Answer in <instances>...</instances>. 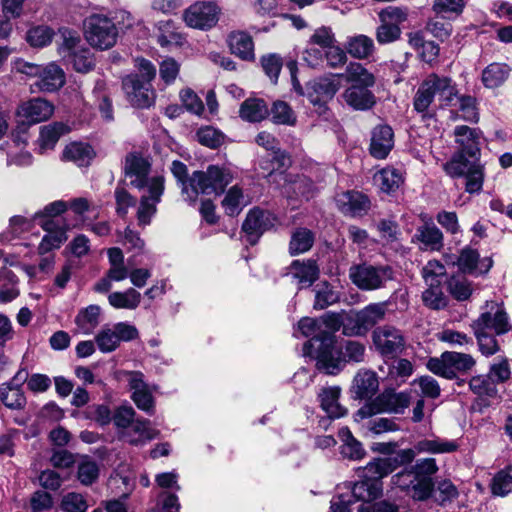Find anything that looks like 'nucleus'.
Masks as SVG:
<instances>
[{
	"label": "nucleus",
	"instance_id": "54",
	"mask_svg": "<svg viewBox=\"0 0 512 512\" xmlns=\"http://www.w3.org/2000/svg\"><path fill=\"white\" fill-rule=\"evenodd\" d=\"M455 99L458 102V110L461 113L460 118L464 121L477 123L479 121V113L476 107V99L470 95H459Z\"/></svg>",
	"mask_w": 512,
	"mask_h": 512
},
{
	"label": "nucleus",
	"instance_id": "18",
	"mask_svg": "<svg viewBox=\"0 0 512 512\" xmlns=\"http://www.w3.org/2000/svg\"><path fill=\"white\" fill-rule=\"evenodd\" d=\"M274 225V218L268 212L260 209H252L248 212L242 231L245 233L246 241L250 245H255L262 234Z\"/></svg>",
	"mask_w": 512,
	"mask_h": 512
},
{
	"label": "nucleus",
	"instance_id": "10",
	"mask_svg": "<svg viewBox=\"0 0 512 512\" xmlns=\"http://www.w3.org/2000/svg\"><path fill=\"white\" fill-rule=\"evenodd\" d=\"M63 42L59 47V53L80 73H87L95 66V60L91 50L81 43L76 32L64 30Z\"/></svg>",
	"mask_w": 512,
	"mask_h": 512
},
{
	"label": "nucleus",
	"instance_id": "57",
	"mask_svg": "<svg viewBox=\"0 0 512 512\" xmlns=\"http://www.w3.org/2000/svg\"><path fill=\"white\" fill-rule=\"evenodd\" d=\"M60 508L64 512H86L89 504L84 495L77 492H68L63 495Z\"/></svg>",
	"mask_w": 512,
	"mask_h": 512
},
{
	"label": "nucleus",
	"instance_id": "62",
	"mask_svg": "<svg viewBox=\"0 0 512 512\" xmlns=\"http://www.w3.org/2000/svg\"><path fill=\"white\" fill-rule=\"evenodd\" d=\"M339 300L338 293L327 283L318 285L315 294L314 308L325 309Z\"/></svg>",
	"mask_w": 512,
	"mask_h": 512
},
{
	"label": "nucleus",
	"instance_id": "43",
	"mask_svg": "<svg viewBox=\"0 0 512 512\" xmlns=\"http://www.w3.org/2000/svg\"><path fill=\"white\" fill-rule=\"evenodd\" d=\"M386 312V302L372 303L358 311L360 322L365 328L366 333L385 318Z\"/></svg>",
	"mask_w": 512,
	"mask_h": 512
},
{
	"label": "nucleus",
	"instance_id": "37",
	"mask_svg": "<svg viewBox=\"0 0 512 512\" xmlns=\"http://www.w3.org/2000/svg\"><path fill=\"white\" fill-rule=\"evenodd\" d=\"M338 435L343 442L340 448V453L344 458L350 460H360L365 456V449L363 448L362 444L352 435L349 428H341Z\"/></svg>",
	"mask_w": 512,
	"mask_h": 512
},
{
	"label": "nucleus",
	"instance_id": "25",
	"mask_svg": "<svg viewBox=\"0 0 512 512\" xmlns=\"http://www.w3.org/2000/svg\"><path fill=\"white\" fill-rule=\"evenodd\" d=\"M158 431L150 426L146 419H136L130 427L122 432V437L134 446L144 445L146 442L156 438Z\"/></svg>",
	"mask_w": 512,
	"mask_h": 512
},
{
	"label": "nucleus",
	"instance_id": "27",
	"mask_svg": "<svg viewBox=\"0 0 512 512\" xmlns=\"http://www.w3.org/2000/svg\"><path fill=\"white\" fill-rule=\"evenodd\" d=\"M290 275L297 280L299 288L311 286L319 276V267L314 260H294L290 265Z\"/></svg>",
	"mask_w": 512,
	"mask_h": 512
},
{
	"label": "nucleus",
	"instance_id": "16",
	"mask_svg": "<svg viewBox=\"0 0 512 512\" xmlns=\"http://www.w3.org/2000/svg\"><path fill=\"white\" fill-rule=\"evenodd\" d=\"M470 326L473 331L487 332L490 329L497 335L505 334L511 330L507 313L503 307L495 303H491L490 309L482 312Z\"/></svg>",
	"mask_w": 512,
	"mask_h": 512
},
{
	"label": "nucleus",
	"instance_id": "23",
	"mask_svg": "<svg viewBox=\"0 0 512 512\" xmlns=\"http://www.w3.org/2000/svg\"><path fill=\"white\" fill-rule=\"evenodd\" d=\"M65 84L63 69L54 62L42 66L34 86L42 92H54Z\"/></svg>",
	"mask_w": 512,
	"mask_h": 512
},
{
	"label": "nucleus",
	"instance_id": "35",
	"mask_svg": "<svg viewBox=\"0 0 512 512\" xmlns=\"http://www.w3.org/2000/svg\"><path fill=\"white\" fill-rule=\"evenodd\" d=\"M41 227L48 233L42 238L39 244V252L41 254L48 253L52 249L59 248L66 241V232L63 229L53 230L54 222L51 219L38 222Z\"/></svg>",
	"mask_w": 512,
	"mask_h": 512
},
{
	"label": "nucleus",
	"instance_id": "13",
	"mask_svg": "<svg viewBox=\"0 0 512 512\" xmlns=\"http://www.w3.org/2000/svg\"><path fill=\"white\" fill-rule=\"evenodd\" d=\"M376 350L385 358H395L405 348V338L401 330L391 325L377 327L372 333Z\"/></svg>",
	"mask_w": 512,
	"mask_h": 512
},
{
	"label": "nucleus",
	"instance_id": "61",
	"mask_svg": "<svg viewBox=\"0 0 512 512\" xmlns=\"http://www.w3.org/2000/svg\"><path fill=\"white\" fill-rule=\"evenodd\" d=\"M272 120L276 124L294 125L296 117L291 107L284 101H276L271 108Z\"/></svg>",
	"mask_w": 512,
	"mask_h": 512
},
{
	"label": "nucleus",
	"instance_id": "29",
	"mask_svg": "<svg viewBox=\"0 0 512 512\" xmlns=\"http://www.w3.org/2000/svg\"><path fill=\"white\" fill-rule=\"evenodd\" d=\"M228 45L232 54L242 60L252 61L255 58L252 37L243 31H234L228 36Z\"/></svg>",
	"mask_w": 512,
	"mask_h": 512
},
{
	"label": "nucleus",
	"instance_id": "49",
	"mask_svg": "<svg viewBox=\"0 0 512 512\" xmlns=\"http://www.w3.org/2000/svg\"><path fill=\"white\" fill-rule=\"evenodd\" d=\"M362 427L366 429L367 434L381 435L388 432H395L399 430V426L392 418L379 417V418H365L362 420Z\"/></svg>",
	"mask_w": 512,
	"mask_h": 512
},
{
	"label": "nucleus",
	"instance_id": "15",
	"mask_svg": "<svg viewBox=\"0 0 512 512\" xmlns=\"http://www.w3.org/2000/svg\"><path fill=\"white\" fill-rule=\"evenodd\" d=\"M418 481L415 486L414 500L426 501L434 491V481L432 476L437 473L438 466L434 458H422L411 466Z\"/></svg>",
	"mask_w": 512,
	"mask_h": 512
},
{
	"label": "nucleus",
	"instance_id": "42",
	"mask_svg": "<svg viewBox=\"0 0 512 512\" xmlns=\"http://www.w3.org/2000/svg\"><path fill=\"white\" fill-rule=\"evenodd\" d=\"M109 304L115 309H136L141 302V294L134 288L123 292H113L108 296Z\"/></svg>",
	"mask_w": 512,
	"mask_h": 512
},
{
	"label": "nucleus",
	"instance_id": "9",
	"mask_svg": "<svg viewBox=\"0 0 512 512\" xmlns=\"http://www.w3.org/2000/svg\"><path fill=\"white\" fill-rule=\"evenodd\" d=\"M286 67L290 72L291 82L295 92L301 96L307 95L313 105L322 106L327 100L332 99L339 90V84L334 79L324 77L310 83L305 93L297 78V62L295 60H289L286 63Z\"/></svg>",
	"mask_w": 512,
	"mask_h": 512
},
{
	"label": "nucleus",
	"instance_id": "46",
	"mask_svg": "<svg viewBox=\"0 0 512 512\" xmlns=\"http://www.w3.org/2000/svg\"><path fill=\"white\" fill-rule=\"evenodd\" d=\"M158 30L157 42L161 47L182 46L185 42V37L176 30L173 21L160 22Z\"/></svg>",
	"mask_w": 512,
	"mask_h": 512
},
{
	"label": "nucleus",
	"instance_id": "11",
	"mask_svg": "<svg viewBox=\"0 0 512 512\" xmlns=\"http://www.w3.org/2000/svg\"><path fill=\"white\" fill-rule=\"evenodd\" d=\"M393 269L389 265L360 264L350 268L352 282L361 290L371 291L385 287L393 279Z\"/></svg>",
	"mask_w": 512,
	"mask_h": 512
},
{
	"label": "nucleus",
	"instance_id": "58",
	"mask_svg": "<svg viewBox=\"0 0 512 512\" xmlns=\"http://www.w3.org/2000/svg\"><path fill=\"white\" fill-rule=\"evenodd\" d=\"M491 492L495 496L504 497L512 492V475L507 470L497 472L490 483Z\"/></svg>",
	"mask_w": 512,
	"mask_h": 512
},
{
	"label": "nucleus",
	"instance_id": "51",
	"mask_svg": "<svg viewBox=\"0 0 512 512\" xmlns=\"http://www.w3.org/2000/svg\"><path fill=\"white\" fill-rule=\"evenodd\" d=\"M447 288L458 301L467 300L473 291L471 282L463 274L451 276L447 281Z\"/></svg>",
	"mask_w": 512,
	"mask_h": 512
},
{
	"label": "nucleus",
	"instance_id": "7",
	"mask_svg": "<svg viewBox=\"0 0 512 512\" xmlns=\"http://www.w3.org/2000/svg\"><path fill=\"white\" fill-rule=\"evenodd\" d=\"M476 366V359L467 353L445 351L439 357L428 359L427 369L447 380L457 378V375H468Z\"/></svg>",
	"mask_w": 512,
	"mask_h": 512
},
{
	"label": "nucleus",
	"instance_id": "19",
	"mask_svg": "<svg viewBox=\"0 0 512 512\" xmlns=\"http://www.w3.org/2000/svg\"><path fill=\"white\" fill-rule=\"evenodd\" d=\"M28 372L19 370L12 382L0 385V401L8 408L20 409L26 403V398L20 389V385L26 381Z\"/></svg>",
	"mask_w": 512,
	"mask_h": 512
},
{
	"label": "nucleus",
	"instance_id": "24",
	"mask_svg": "<svg viewBox=\"0 0 512 512\" xmlns=\"http://www.w3.org/2000/svg\"><path fill=\"white\" fill-rule=\"evenodd\" d=\"M343 98L346 104L354 110H369L376 103L375 95L369 88L359 85H351L346 88L343 93Z\"/></svg>",
	"mask_w": 512,
	"mask_h": 512
},
{
	"label": "nucleus",
	"instance_id": "14",
	"mask_svg": "<svg viewBox=\"0 0 512 512\" xmlns=\"http://www.w3.org/2000/svg\"><path fill=\"white\" fill-rule=\"evenodd\" d=\"M127 100L136 108H149L154 104L155 93L151 83L143 81L137 74H130L122 81Z\"/></svg>",
	"mask_w": 512,
	"mask_h": 512
},
{
	"label": "nucleus",
	"instance_id": "47",
	"mask_svg": "<svg viewBox=\"0 0 512 512\" xmlns=\"http://www.w3.org/2000/svg\"><path fill=\"white\" fill-rule=\"evenodd\" d=\"M346 79L362 87H372L375 84V76L369 72L362 64L351 62L346 67Z\"/></svg>",
	"mask_w": 512,
	"mask_h": 512
},
{
	"label": "nucleus",
	"instance_id": "22",
	"mask_svg": "<svg viewBox=\"0 0 512 512\" xmlns=\"http://www.w3.org/2000/svg\"><path fill=\"white\" fill-rule=\"evenodd\" d=\"M379 389L377 374L372 370L361 369L354 376L351 392L354 399L372 400Z\"/></svg>",
	"mask_w": 512,
	"mask_h": 512
},
{
	"label": "nucleus",
	"instance_id": "1",
	"mask_svg": "<svg viewBox=\"0 0 512 512\" xmlns=\"http://www.w3.org/2000/svg\"><path fill=\"white\" fill-rule=\"evenodd\" d=\"M453 135L458 149L443 169L452 178H465L466 192L479 193L485 178V166L480 162L483 132L479 128L458 125Z\"/></svg>",
	"mask_w": 512,
	"mask_h": 512
},
{
	"label": "nucleus",
	"instance_id": "48",
	"mask_svg": "<svg viewBox=\"0 0 512 512\" xmlns=\"http://www.w3.org/2000/svg\"><path fill=\"white\" fill-rule=\"evenodd\" d=\"M246 205L247 201L243 194V190L238 185L232 186L222 200V206L225 213L229 216L238 215Z\"/></svg>",
	"mask_w": 512,
	"mask_h": 512
},
{
	"label": "nucleus",
	"instance_id": "12",
	"mask_svg": "<svg viewBox=\"0 0 512 512\" xmlns=\"http://www.w3.org/2000/svg\"><path fill=\"white\" fill-rule=\"evenodd\" d=\"M220 12L215 2L198 1L185 9L183 19L187 26L205 31L217 24Z\"/></svg>",
	"mask_w": 512,
	"mask_h": 512
},
{
	"label": "nucleus",
	"instance_id": "38",
	"mask_svg": "<svg viewBox=\"0 0 512 512\" xmlns=\"http://www.w3.org/2000/svg\"><path fill=\"white\" fill-rule=\"evenodd\" d=\"M382 491V483L372 482L367 478H362V480L353 484L351 495L354 501L371 502L380 497Z\"/></svg>",
	"mask_w": 512,
	"mask_h": 512
},
{
	"label": "nucleus",
	"instance_id": "52",
	"mask_svg": "<svg viewBox=\"0 0 512 512\" xmlns=\"http://www.w3.org/2000/svg\"><path fill=\"white\" fill-rule=\"evenodd\" d=\"M458 497L457 487L449 480L443 479L434 485V491L429 499H432L440 506H445Z\"/></svg>",
	"mask_w": 512,
	"mask_h": 512
},
{
	"label": "nucleus",
	"instance_id": "33",
	"mask_svg": "<svg viewBox=\"0 0 512 512\" xmlns=\"http://www.w3.org/2000/svg\"><path fill=\"white\" fill-rule=\"evenodd\" d=\"M69 128L62 122H53L40 128L38 138L40 153L52 150L61 136L68 133Z\"/></svg>",
	"mask_w": 512,
	"mask_h": 512
},
{
	"label": "nucleus",
	"instance_id": "26",
	"mask_svg": "<svg viewBox=\"0 0 512 512\" xmlns=\"http://www.w3.org/2000/svg\"><path fill=\"white\" fill-rule=\"evenodd\" d=\"M413 239L420 242L426 249L439 251L443 247L444 237L441 230L429 219L417 227Z\"/></svg>",
	"mask_w": 512,
	"mask_h": 512
},
{
	"label": "nucleus",
	"instance_id": "44",
	"mask_svg": "<svg viewBox=\"0 0 512 512\" xmlns=\"http://www.w3.org/2000/svg\"><path fill=\"white\" fill-rule=\"evenodd\" d=\"M391 463L386 457H378L370 461L361 469V477L367 478L372 482L382 483V479L392 473Z\"/></svg>",
	"mask_w": 512,
	"mask_h": 512
},
{
	"label": "nucleus",
	"instance_id": "39",
	"mask_svg": "<svg viewBox=\"0 0 512 512\" xmlns=\"http://www.w3.org/2000/svg\"><path fill=\"white\" fill-rule=\"evenodd\" d=\"M345 48L347 53L356 59H367L375 50L373 39L363 34L349 37Z\"/></svg>",
	"mask_w": 512,
	"mask_h": 512
},
{
	"label": "nucleus",
	"instance_id": "2",
	"mask_svg": "<svg viewBox=\"0 0 512 512\" xmlns=\"http://www.w3.org/2000/svg\"><path fill=\"white\" fill-rule=\"evenodd\" d=\"M125 171L127 175L136 177L134 180H131V184L143 190L137 218L140 225L146 226L157 212L156 206L161 201L164 192V178L162 176L147 178L148 165L146 161L135 155H130L126 158Z\"/></svg>",
	"mask_w": 512,
	"mask_h": 512
},
{
	"label": "nucleus",
	"instance_id": "36",
	"mask_svg": "<svg viewBox=\"0 0 512 512\" xmlns=\"http://www.w3.org/2000/svg\"><path fill=\"white\" fill-rule=\"evenodd\" d=\"M459 448L456 440H448L440 437L422 439L415 444L418 453L443 454L451 453Z\"/></svg>",
	"mask_w": 512,
	"mask_h": 512
},
{
	"label": "nucleus",
	"instance_id": "41",
	"mask_svg": "<svg viewBox=\"0 0 512 512\" xmlns=\"http://www.w3.org/2000/svg\"><path fill=\"white\" fill-rule=\"evenodd\" d=\"M383 192L391 193L397 190L404 182L401 170L394 167H386L380 170L374 177Z\"/></svg>",
	"mask_w": 512,
	"mask_h": 512
},
{
	"label": "nucleus",
	"instance_id": "32",
	"mask_svg": "<svg viewBox=\"0 0 512 512\" xmlns=\"http://www.w3.org/2000/svg\"><path fill=\"white\" fill-rule=\"evenodd\" d=\"M101 308L92 304L79 310L75 317V325L77 332L90 335L98 327L100 323Z\"/></svg>",
	"mask_w": 512,
	"mask_h": 512
},
{
	"label": "nucleus",
	"instance_id": "20",
	"mask_svg": "<svg viewBox=\"0 0 512 512\" xmlns=\"http://www.w3.org/2000/svg\"><path fill=\"white\" fill-rule=\"evenodd\" d=\"M394 147V131L387 124H380L371 132L369 151L376 159H385Z\"/></svg>",
	"mask_w": 512,
	"mask_h": 512
},
{
	"label": "nucleus",
	"instance_id": "5",
	"mask_svg": "<svg viewBox=\"0 0 512 512\" xmlns=\"http://www.w3.org/2000/svg\"><path fill=\"white\" fill-rule=\"evenodd\" d=\"M233 181L230 169L218 165H209L205 171H194L190 180L183 186V196L191 204L200 194L220 196Z\"/></svg>",
	"mask_w": 512,
	"mask_h": 512
},
{
	"label": "nucleus",
	"instance_id": "50",
	"mask_svg": "<svg viewBox=\"0 0 512 512\" xmlns=\"http://www.w3.org/2000/svg\"><path fill=\"white\" fill-rule=\"evenodd\" d=\"M469 390L476 396L496 397L498 389L487 374H478L468 380Z\"/></svg>",
	"mask_w": 512,
	"mask_h": 512
},
{
	"label": "nucleus",
	"instance_id": "4",
	"mask_svg": "<svg viewBox=\"0 0 512 512\" xmlns=\"http://www.w3.org/2000/svg\"><path fill=\"white\" fill-rule=\"evenodd\" d=\"M435 96L441 103V106H452L455 97H457V85L449 76L430 73L420 83L414 98V110L422 114L423 118H431L430 106Z\"/></svg>",
	"mask_w": 512,
	"mask_h": 512
},
{
	"label": "nucleus",
	"instance_id": "17",
	"mask_svg": "<svg viewBox=\"0 0 512 512\" xmlns=\"http://www.w3.org/2000/svg\"><path fill=\"white\" fill-rule=\"evenodd\" d=\"M54 105L46 99L36 97L22 102L16 111L21 124L31 126L47 121L54 113Z\"/></svg>",
	"mask_w": 512,
	"mask_h": 512
},
{
	"label": "nucleus",
	"instance_id": "64",
	"mask_svg": "<svg viewBox=\"0 0 512 512\" xmlns=\"http://www.w3.org/2000/svg\"><path fill=\"white\" fill-rule=\"evenodd\" d=\"M53 37V31L47 26H36L27 32L26 39L33 47H44L48 45Z\"/></svg>",
	"mask_w": 512,
	"mask_h": 512
},
{
	"label": "nucleus",
	"instance_id": "53",
	"mask_svg": "<svg viewBox=\"0 0 512 512\" xmlns=\"http://www.w3.org/2000/svg\"><path fill=\"white\" fill-rule=\"evenodd\" d=\"M313 242V233L306 228H299L291 236L289 252L291 255L304 253L312 247Z\"/></svg>",
	"mask_w": 512,
	"mask_h": 512
},
{
	"label": "nucleus",
	"instance_id": "28",
	"mask_svg": "<svg viewBox=\"0 0 512 512\" xmlns=\"http://www.w3.org/2000/svg\"><path fill=\"white\" fill-rule=\"evenodd\" d=\"M337 204L343 213L351 216H361L369 209L370 202L364 194L348 191L337 199Z\"/></svg>",
	"mask_w": 512,
	"mask_h": 512
},
{
	"label": "nucleus",
	"instance_id": "21",
	"mask_svg": "<svg viewBox=\"0 0 512 512\" xmlns=\"http://www.w3.org/2000/svg\"><path fill=\"white\" fill-rule=\"evenodd\" d=\"M457 265L461 272L478 276L491 269L493 260L490 257L480 259L477 250L465 247L458 256Z\"/></svg>",
	"mask_w": 512,
	"mask_h": 512
},
{
	"label": "nucleus",
	"instance_id": "34",
	"mask_svg": "<svg viewBox=\"0 0 512 512\" xmlns=\"http://www.w3.org/2000/svg\"><path fill=\"white\" fill-rule=\"evenodd\" d=\"M506 63H491L482 71V83L486 88H497L504 84L511 73Z\"/></svg>",
	"mask_w": 512,
	"mask_h": 512
},
{
	"label": "nucleus",
	"instance_id": "45",
	"mask_svg": "<svg viewBox=\"0 0 512 512\" xmlns=\"http://www.w3.org/2000/svg\"><path fill=\"white\" fill-rule=\"evenodd\" d=\"M240 117L249 122H260L268 115V107L262 99H247L240 107Z\"/></svg>",
	"mask_w": 512,
	"mask_h": 512
},
{
	"label": "nucleus",
	"instance_id": "63",
	"mask_svg": "<svg viewBox=\"0 0 512 512\" xmlns=\"http://www.w3.org/2000/svg\"><path fill=\"white\" fill-rule=\"evenodd\" d=\"M196 136L200 144L212 149L218 148L224 141L223 134L211 126L201 127Z\"/></svg>",
	"mask_w": 512,
	"mask_h": 512
},
{
	"label": "nucleus",
	"instance_id": "56",
	"mask_svg": "<svg viewBox=\"0 0 512 512\" xmlns=\"http://www.w3.org/2000/svg\"><path fill=\"white\" fill-rule=\"evenodd\" d=\"M342 333L346 336H363L366 330L360 322L358 312H342Z\"/></svg>",
	"mask_w": 512,
	"mask_h": 512
},
{
	"label": "nucleus",
	"instance_id": "59",
	"mask_svg": "<svg viewBox=\"0 0 512 512\" xmlns=\"http://www.w3.org/2000/svg\"><path fill=\"white\" fill-rule=\"evenodd\" d=\"M95 342L99 350L103 353H110L118 348L120 345L119 338L117 337L113 328H102L95 337Z\"/></svg>",
	"mask_w": 512,
	"mask_h": 512
},
{
	"label": "nucleus",
	"instance_id": "55",
	"mask_svg": "<svg viewBox=\"0 0 512 512\" xmlns=\"http://www.w3.org/2000/svg\"><path fill=\"white\" fill-rule=\"evenodd\" d=\"M427 286L428 288L422 294L424 304L434 310L445 308L447 305V298L442 291L441 284Z\"/></svg>",
	"mask_w": 512,
	"mask_h": 512
},
{
	"label": "nucleus",
	"instance_id": "60",
	"mask_svg": "<svg viewBox=\"0 0 512 512\" xmlns=\"http://www.w3.org/2000/svg\"><path fill=\"white\" fill-rule=\"evenodd\" d=\"M446 274L445 266L438 260H430L422 269L426 285L442 284Z\"/></svg>",
	"mask_w": 512,
	"mask_h": 512
},
{
	"label": "nucleus",
	"instance_id": "30",
	"mask_svg": "<svg viewBox=\"0 0 512 512\" xmlns=\"http://www.w3.org/2000/svg\"><path fill=\"white\" fill-rule=\"evenodd\" d=\"M341 389L337 386L322 388L318 394L321 408L327 413L329 418L335 419L343 417L347 410L339 404Z\"/></svg>",
	"mask_w": 512,
	"mask_h": 512
},
{
	"label": "nucleus",
	"instance_id": "3",
	"mask_svg": "<svg viewBox=\"0 0 512 512\" xmlns=\"http://www.w3.org/2000/svg\"><path fill=\"white\" fill-rule=\"evenodd\" d=\"M321 333L315 335L304 346L307 354L317 359V365L326 373L333 374L339 364V359L334 358L335 332L339 331L342 324V312H327L319 317Z\"/></svg>",
	"mask_w": 512,
	"mask_h": 512
},
{
	"label": "nucleus",
	"instance_id": "31",
	"mask_svg": "<svg viewBox=\"0 0 512 512\" xmlns=\"http://www.w3.org/2000/svg\"><path fill=\"white\" fill-rule=\"evenodd\" d=\"M365 345L359 341L355 340H347L345 341L339 351L334 349V358L339 359V364L335 369L334 373H337L341 366L345 363L353 362L360 363L364 361L365 358Z\"/></svg>",
	"mask_w": 512,
	"mask_h": 512
},
{
	"label": "nucleus",
	"instance_id": "8",
	"mask_svg": "<svg viewBox=\"0 0 512 512\" xmlns=\"http://www.w3.org/2000/svg\"><path fill=\"white\" fill-rule=\"evenodd\" d=\"M84 32L88 43L100 50L113 47L118 37L116 24L108 16L99 13L85 19Z\"/></svg>",
	"mask_w": 512,
	"mask_h": 512
},
{
	"label": "nucleus",
	"instance_id": "6",
	"mask_svg": "<svg viewBox=\"0 0 512 512\" xmlns=\"http://www.w3.org/2000/svg\"><path fill=\"white\" fill-rule=\"evenodd\" d=\"M411 403L409 391L397 392L393 388L384 389L372 400L367 401L354 414V420L360 422L378 414H403Z\"/></svg>",
	"mask_w": 512,
	"mask_h": 512
},
{
	"label": "nucleus",
	"instance_id": "40",
	"mask_svg": "<svg viewBox=\"0 0 512 512\" xmlns=\"http://www.w3.org/2000/svg\"><path fill=\"white\" fill-rule=\"evenodd\" d=\"M95 152L87 143L74 142L66 146L63 157L74 162L79 167L88 166L94 158Z\"/></svg>",
	"mask_w": 512,
	"mask_h": 512
}]
</instances>
